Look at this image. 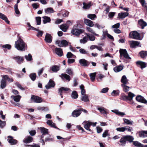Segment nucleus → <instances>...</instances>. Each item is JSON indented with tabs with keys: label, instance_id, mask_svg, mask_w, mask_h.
Masks as SVG:
<instances>
[{
	"label": "nucleus",
	"instance_id": "33",
	"mask_svg": "<svg viewBox=\"0 0 147 147\" xmlns=\"http://www.w3.org/2000/svg\"><path fill=\"white\" fill-rule=\"evenodd\" d=\"M11 97L15 101L17 102H19L20 98H21V96L19 95L12 96Z\"/></svg>",
	"mask_w": 147,
	"mask_h": 147
},
{
	"label": "nucleus",
	"instance_id": "12",
	"mask_svg": "<svg viewBox=\"0 0 147 147\" xmlns=\"http://www.w3.org/2000/svg\"><path fill=\"white\" fill-rule=\"evenodd\" d=\"M31 99L34 102L40 103L42 101V100L40 98L34 95H32L31 96Z\"/></svg>",
	"mask_w": 147,
	"mask_h": 147
},
{
	"label": "nucleus",
	"instance_id": "49",
	"mask_svg": "<svg viewBox=\"0 0 147 147\" xmlns=\"http://www.w3.org/2000/svg\"><path fill=\"white\" fill-rule=\"evenodd\" d=\"M71 97L72 98L76 99L78 98V95L77 92L75 91H73L72 92Z\"/></svg>",
	"mask_w": 147,
	"mask_h": 147
},
{
	"label": "nucleus",
	"instance_id": "44",
	"mask_svg": "<svg viewBox=\"0 0 147 147\" xmlns=\"http://www.w3.org/2000/svg\"><path fill=\"white\" fill-rule=\"evenodd\" d=\"M139 54L141 57L143 58L147 56V51H142L140 52Z\"/></svg>",
	"mask_w": 147,
	"mask_h": 147
},
{
	"label": "nucleus",
	"instance_id": "46",
	"mask_svg": "<svg viewBox=\"0 0 147 147\" xmlns=\"http://www.w3.org/2000/svg\"><path fill=\"white\" fill-rule=\"evenodd\" d=\"M59 69V67L58 66L56 65L53 66L51 67V70L53 72H56Z\"/></svg>",
	"mask_w": 147,
	"mask_h": 147
},
{
	"label": "nucleus",
	"instance_id": "32",
	"mask_svg": "<svg viewBox=\"0 0 147 147\" xmlns=\"http://www.w3.org/2000/svg\"><path fill=\"white\" fill-rule=\"evenodd\" d=\"M133 144L135 146L138 147H147V145L144 146L141 143L137 141L133 142Z\"/></svg>",
	"mask_w": 147,
	"mask_h": 147
},
{
	"label": "nucleus",
	"instance_id": "35",
	"mask_svg": "<svg viewBox=\"0 0 147 147\" xmlns=\"http://www.w3.org/2000/svg\"><path fill=\"white\" fill-rule=\"evenodd\" d=\"M79 63L81 65L84 66L88 65L87 61L84 59H80L79 60Z\"/></svg>",
	"mask_w": 147,
	"mask_h": 147
},
{
	"label": "nucleus",
	"instance_id": "52",
	"mask_svg": "<svg viewBox=\"0 0 147 147\" xmlns=\"http://www.w3.org/2000/svg\"><path fill=\"white\" fill-rule=\"evenodd\" d=\"M87 17L89 19L92 20H94V19L96 18V16L95 14H89Z\"/></svg>",
	"mask_w": 147,
	"mask_h": 147
},
{
	"label": "nucleus",
	"instance_id": "21",
	"mask_svg": "<svg viewBox=\"0 0 147 147\" xmlns=\"http://www.w3.org/2000/svg\"><path fill=\"white\" fill-rule=\"evenodd\" d=\"M84 22L85 24L88 26L92 27L94 26L93 22L89 20L85 19Z\"/></svg>",
	"mask_w": 147,
	"mask_h": 147
},
{
	"label": "nucleus",
	"instance_id": "22",
	"mask_svg": "<svg viewBox=\"0 0 147 147\" xmlns=\"http://www.w3.org/2000/svg\"><path fill=\"white\" fill-rule=\"evenodd\" d=\"M69 89L67 88L62 87L59 89V93L61 96V98H63L62 94L64 92L68 90Z\"/></svg>",
	"mask_w": 147,
	"mask_h": 147
},
{
	"label": "nucleus",
	"instance_id": "19",
	"mask_svg": "<svg viewBox=\"0 0 147 147\" xmlns=\"http://www.w3.org/2000/svg\"><path fill=\"white\" fill-rule=\"evenodd\" d=\"M140 137L141 138H145L147 137V130L141 131L138 132Z\"/></svg>",
	"mask_w": 147,
	"mask_h": 147
},
{
	"label": "nucleus",
	"instance_id": "39",
	"mask_svg": "<svg viewBox=\"0 0 147 147\" xmlns=\"http://www.w3.org/2000/svg\"><path fill=\"white\" fill-rule=\"evenodd\" d=\"M43 22L44 24H46L47 22H49L51 21L50 18L49 17L45 16L43 17Z\"/></svg>",
	"mask_w": 147,
	"mask_h": 147
},
{
	"label": "nucleus",
	"instance_id": "3",
	"mask_svg": "<svg viewBox=\"0 0 147 147\" xmlns=\"http://www.w3.org/2000/svg\"><path fill=\"white\" fill-rule=\"evenodd\" d=\"M120 58L122 59L124 57L126 59H131V58L129 57L126 49H120L119 50Z\"/></svg>",
	"mask_w": 147,
	"mask_h": 147
},
{
	"label": "nucleus",
	"instance_id": "30",
	"mask_svg": "<svg viewBox=\"0 0 147 147\" xmlns=\"http://www.w3.org/2000/svg\"><path fill=\"white\" fill-rule=\"evenodd\" d=\"M123 66L120 65L115 67L113 70L115 72H118L122 70L123 69Z\"/></svg>",
	"mask_w": 147,
	"mask_h": 147
},
{
	"label": "nucleus",
	"instance_id": "16",
	"mask_svg": "<svg viewBox=\"0 0 147 147\" xmlns=\"http://www.w3.org/2000/svg\"><path fill=\"white\" fill-rule=\"evenodd\" d=\"M55 86V83L54 82L50 80L47 84L45 86V87L47 89H49L51 88L54 87Z\"/></svg>",
	"mask_w": 147,
	"mask_h": 147
},
{
	"label": "nucleus",
	"instance_id": "26",
	"mask_svg": "<svg viewBox=\"0 0 147 147\" xmlns=\"http://www.w3.org/2000/svg\"><path fill=\"white\" fill-rule=\"evenodd\" d=\"M121 81V82L122 83V84H128V80L125 75H123L122 76Z\"/></svg>",
	"mask_w": 147,
	"mask_h": 147
},
{
	"label": "nucleus",
	"instance_id": "43",
	"mask_svg": "<svg viewBox=\"0 0 147 147\" xmlns=\"http://www.w3.org/2000/svg\"><path fill=\"white\" fill-rule=\"evenodd\" d=\"M29 77L33 81H34L36 77V75L35 73H32L29 75Z\"/></svg>",
	"mask_w": 147,
	"mask_h": 147
},
{
	"label": "nucleus",
	"instance_id": "37",
	"mask_svg": "<svg viewBox=\"0 0 147 147\" xmlns=\"http://www.w3.org/2000/svg\"><path fill=\"white\" fill-rule=\"evenodd\" d=\"M86 30L87 31L91 33L92 34H94L95 36H98V34L95 33L94 30L91 28L89 27H87L86 28Z\"/></svg>",
	"mask_w": 147,
	"mask_h": 147
},
{
	"label": "nucleus",
	"instance_id": "42",
	"mask_svg": "<svg viewBox=\"0 0 147 147\" xmlns=\"http://www.w3.org/2000/svg\"><path fill=\"white\" fill-rule=\"evenodd\" d=\"M121 86L123 88V91L125 92L128 91L129 89L130 88L129 87L127 86L125 84H121Z\"/></svg>",
	"mask_w": 147,
	"mask_h": 147
},
{
	"label": "nucleus",
	"instance_id": "58",
	"mask_svg": "<svg viewBox=\"0 0 147 147\" xmlns=\"http://www.w3.org/2000/svg\"><path fill=\"white\" fill-rule=\"evenodd\" d=\"M80 88L81 89V93L83 95H84L85 92V91L84 89V87L83 85H81L80 86Z\"/></svg>",
	"mask_w": 147,
	"mask_h": 147
},
{
	"label": "nucleus",
	"instance_id": "15",
	"mask_svg": "<svg viewBox=\"0 0 147 147\" xmlns=\"http://www.w3.org/2000/svg\"><path fill=\"white\" fill-rule=\"evenodd\" d=\"M54 52L59 57L62 56L63 54L62 49L60 48H55Z\"/></svg>",
	"mask_w": 147,
	"mask_h": 147
},
{
	"label": "nucleus",
	"instance_id": "54",
	"mask_svg": "<svg viewBox=\"0 0 147 147\" xmlns=\"http://www.w3.org/2000/svg\"><path fill=\"white\" fill-rule=\"evenodd\" d=\"M96 74V73H90V74L89 76L90 77V79L92 81H94V80Z\"/></svg>",
	"mask_w": 147,
	"mask_h": 147
},
{
	"label": "nucleus",
	"instance_id": "7",
	"mask_svg": "<svg viewBox=\"0 0 147 147\" xmlns=\"http://www.w3.org/2000/svg\"><path fill=\"white\" fill-rule=\"evenodd\" d=\"M84 32V30L82 29L73 28L72 29L71 32L72 34L78 36L80 34Z\"/></svg>",
	"mask_w": 147,
	"mask_h": 147
},
{
	"label": "nucleus",
	"instance_id": "4",
	"mask_svg": "<svg viewBox=\"0 0 147 147\" xmlns=\"http://www.w3.org/2000/svg\"><path fill=\"white\" fill-rule=\"evenodd\" d=\"M134 96V94L131 92H129L128 93V96L123 95L121 97V99L124 100L131 101Z\"/></svg>",
	"mask_w": 147,
	"mask_h": 147
},
{
	"label": "nucleus",
	"instance_id": "14",
	"mask_svg": "<svg viewBox=\"0 0 147 147\" xmlns=\"http://www.w3.org/2000/svg\"><path fill=\"white\" fill-rule=\"evenodd\" d=\"M52 38L51 35L47 33L45 37V40L46 42L51 43L52 41Z\"/></svg>",
	"mask_w": 147,
	"mask_h": 147
},
{
	"label": "nucleus",
	"instance_id": "53",
	"mask_svg": "<svg viewBox=\"0 0 147 147\" xmlns=\"http://www.w3.org/2000/svg\"><path fill=\"white\" fill-rule=\"evenodd\" d=\"M125 131H126L128 132H131L133 130L132 127L128 126L124 127Z\"/></svg>",
	"mask_w": 147,
	"mask_h": 147
},
{
	"label": "nucleus",
	"instance_id": "28",
	"mask_svg": "<svg viewBox=\"0 0 147 147\" xmlns=\"http://www.w3.org/2000/svg\"><path fill=\"white\" fill-rule=\"evenodd\" d=\"M136 64L137 65H139L141 66V68L142 69L146 67L147 64L145 62L141 61H137L136 62Z\"/></svg>",
	"mask_w": 147,
	"mask_h": 147
},
{
	"label": "nucleus",
	"instance_id": "59",
	"mask_svg": "<svg viewBox=\"0 0 147 147\" xmlns=\"http://www.w3.org/2000/svg\"><path fill=\"white\" fill-rule=\"evenodd\" d=\"M111 94L113 96H116L119 94V92L117 91L113 90L111 93Z\"/></svg>",
	"mask_w": 147,
	"mask_h": 147
},
{
	"label": "nucleus",
	"instance_id": "63",
	"mask_svg": "<svg viewBox=\"0 0 147 147\" xmlns=\"http://www.w3.org/2000/svg\"><path fill=\"white\" fill-rule=\"evenodd\" d=\"M79 52L80 53L82 54H86L87 53V52L84 49H80Z\"/></svg>",
	"mask_w": 147,
	"mask_h": 147
},
{
	"label": "nucleus",
	"instance_id": "41",
	"mask_svg": "<svg viewBox=\"0 0 147 147\" xmlns=\"http://www.w3.org/2000/svg\"><path fill=\"white\" fill-rule=\"evenodd\" d=\"M123 120L125 124L129 125H132L133 124V122L132 121H130L128 119L124 118L123 119Z\"/></svg>",
	"mask_w": 147,
	"mask_h": 147
},
{
	"label": "nucleus",
	"instance_id": "23",
	"mask_svg": "<svg viewBox=\"0 0 147 147\" xmlns=\"http://www.w3.org/2000/svg\"><path fill=\"white\" fill-rule=\"evenodd\" d=\"M136 100L138 102L144 103L146 101L144 97L141 95H138L136 98Z\"/></svg>",
	"mask_w": 147,
	"mask_h": 147
},
{
	"label": "nucleus",
	"instance_id": "38",
	"mask_svg": "<svg viewBox=\"0 0 147 147\" xmlns=\"http://www.w3.org/2000/svg\"><path fill=\"white\" fill-rule=\"evenodd\" d=\"M88 97V95L85 94L82 96L81 100L84 102H89V100Z\"/></svg>",
	"mask_w": 147,
	"mask_h": 147
},
{
	"label": "nucleus",
	"instance_id": "8",
	"mask_svg": "<svg viewBox=\"0 0 147 147\" xmlns=\"http://www.w3.org/2000/svg\"><path fill=\"white\" fill-rule=\"evenodd\" d=\"M82 124L84 125V127L86 129L90 131H91L90 127L92 125V122L89 121H84L82 123Z\"/></svg>",
	"mask_w": 147,
	"mask_h": 147
},
{
	"label": "nucleus",
	"instance_id": "29",
	"mask_svg": "<svg viewBox=\"0 0 147 147\" xmlns=\"http://www.w3.org/2000/svg\"><path fill=\"white\" fill-rule=\"evenodd\" d=\"M39 129L40 130L42 135H44L48 134V129L43 127H40Z\"/></svg>",
	"mask_w": 147,
	"mask_h": 147
},
{
	"label": "nucleus",
	"instance_id": "51",
	"mask_svg": "<svg viewBox=\"0 0 147 147\" xmlns=\"http://www.w3.org/2000/svg\"><path fill=\"white\" fill-rule=\"evenodd\" d=\"M6 86V81L4 80H2L1 81V87L3 89L5 88Z\"/></svg>",
	"mask_w": 147,
	"mask_h": 147
},
{
	"label": "nucleus",
	"instance_id": "18",
	"mask_svg": "<svg viewBox=\"0 0 147 147\" xmlns=\"http://www.w3.org/2000/svg\"><path fill=\"white\" fill-rule=\"evenodd\" d=\"M81 113V110L76 109L73 111L71 115L74 117H77L80 115Z\"/></svg>",
	"mask_w": 147,
	"mask_h": 147
},
{
	"label": "nucleus",
	"instance_id": "27",
	"mask_svg": "<svg viewBox=\"0 0 147 147\" xmlns=\"http://www.w3.org/2000/svg\"><path fill=\"white\" fill-rule=\"evenodd\" d=\"M0 18L4 20L7 24H9V22L8 20L7 17L5 15L0 13Z\"/></svg>",
	"mask_w": 147,
	"mask_h": 147
},
{
	"label": "nucleus",
	"instance_id": "55",
	"mask_svg": "<svg viewBox=\"0 0 147 147\" xmlns=\"http://www.w3.org/2000/svg\"><path fill=\"white\" fill-rule=\"evenodd\" d=\"M67 57L68 58H76V57L73 54L70 52H68L67 53Z\"/></svg>",
	"mask_w": 147,
	"mask_h": 147
},
{
	"label": "nucleus",
	"instance_id": "25",
	"mask_svg": "<svg viewBox=\"0 0 147 147\" xmlns=\"http://www.w3.org/2000/svg\"><path fill=\"white\" fill-rule=\"evenodd\" d=\"M33 140V138L31 136H28L26 137L23 140V142L25 143H29L32 142Z\"/></svg>",
	"mask_w": 147,
	"mask_h": 147
},
{
	"label": "nucleus",
	"instance_id": "47",
	"mask_svg": "<svg viewBox=\"0 0 147 147\" xmlns=\"http://www.w3.org/2000/svg\"><path fill=\"white\" fill-rule=\"evenodd\" d=\"M83 8L85 9H89L91 6V3L87 4L85 3H83Z\"/></svg>",
	"mask_w": 147,
	"mask_h": 147
},
{
	"label": "nucleus",
	"instance_id": "1",
	"mask_svg": "<svg viewBox=\"0 0 147 147\" xmlns=\"http://www.w3.org/2000/svg\"><path fill=\"white\" fill-rule=\"evenodd\" d=\"M15 47L18 50L24 51L27 49V45L21 38H19L15 42Z\"/></svg>",
	"mask_w": 147,
	"mask_h": 147
},
{
	"label": "nucleus",
	"instance_id": "61",
	"mask_svg": "<svg viewBox=\"0 0 147 147\" xmlns=\"http://www.w3.org/2000/svg\"><path fill=\"white\" fill-rule=\"evenodd\" d=\"M36 19L37 25H39L41 22V18L40 17H37L36 18Z\"/></svg>",
	"mask_w": 147,
	"mask_h": 147
},
{
	"label": "nucleus",
	"instance_id": "48",
	"mask_svg": "<svg viewBox=\"0 0 147 147\" xmlns=\"http://www.w3.org/2000/svg\"><path fill=\"white\" fill-rule=\"evenodd\" d=\"M62 16L64 17H67L69 15V12L65 10H62L61 11Z\"/></svg>",
	"mask_w": 147,
	"mask_h": 147
},
{
	"label": "nucleus",
	"instance_id": "17",
	"mask_svg": "<svg viewBox=\"0 0 147 147\" xmlns=\"http://www.w3.org/2000/svg\"><path fill=\"white\" fill-rule=\"evenodd\" d=\"M97 109L101 113L107 115L108 113V111L107 109L105 108L104 107H98Z\"/></svg>",
	"mask_w": 147,
	"mask_h": 147
},
{
	"label": "nucleus",
	"instance_id": "9",
	"mask_svg": "<svg viewBox=\"0 0 147 147\" xmlns=\"http://www.w3.org/2000/svg\"><path fill=\"white\" fill-rule=\"evenodd\" d=\"M120 26V24L119 23H117L112 26V28H114V32L117 34H119L121 33V31L118 28Z\"/></svg>",
	"mask_w": 147,
	"mask_h": 147
},
{
	"label": "nucleus",
	"instance_id": "2",
	"mask_svg": "<svg viewBox=\"0 0 147 147\" xmlns=\"http://www.w3.org/2000/svg\"><path fill=\"white\" fill-rule=\"evenodd\" d=\"M134 139V138L132 136L127 135L121 138L119 142L122 146H124L125 145L127 141H128L130 142H131Z\"/></svg>",
	"mask_w": 147,
	"mask_h": 147
},
{
	"label": "nucleus",
	"instance_id": "50",
	"mask_svg": "<svg viewBox=\"0 0 147 147\" xmlns=\"http://www.w3.org/2000/svg\"><path fill=\"white\" fill-rule=\"evenodd\" d=\"M85 34L87 35L88 38L90 40L94 41L95 40V38L94 36L91 35H90L89 34L86 33H85Z\"/></svg>",
	"mask_w": 147,
	"mask_h": 147
},
{
	"label": "nucleus",
	"instance_id": "34",
	"mask_svg": "<svg viewBox=\"0 0 147 147\" xmlns=\"http://www.w3.org/2000/svg\"><path fill=\"white\" fill-rule=\"evenodd\" d=\"M111 111L116 115L120 116H123L125 115V113H124L119 111L117 110H112Z\"/></svg>",
	"mask_w": 147,
	"mask_h": 147
},
{
	"label": "nucleus",
	"instance_id": "11",
	"mask_svg": "<svg viewBox=\"0 0 147 147\" xmlns=\"http://www.w3.org/2000/svg\"><path fill=\"white\" fill-rule=\"evenodd\" d=\"M7 140L8 142L12 145L16 144L18 142L17 140L13 139V137L11 136L7 137Z\"/></svg>",
	"mask_w": 147,
	"mask_h": 147
},
{
	"label": "nucleus",
	"instance_id": "57",
	"mask_svg": "<svg viewBox=\"0 0 147 147\" xmlns=\"http://www.w3.org/2000/svg\"><path fill=\"white\" fill-rule=\"evenodd\" d=\"M62 76L64 77V78L66 79L68 81H69L70 80V76L65 74H61Z\"/></svg>",
	"mask_w": 147,
	"mask_h": 147
},
{
	"label": "nucleus",
	"instance_id": "24",
	"mask_svg": "<svg viewBox=\"0 0 147 147\" xmlns=\"http://www.w3.org/2000/svg\"><path fill=\"white\" fill-rule=\"evenodd\" d=\"M129 15L127 12H121L118 14V16L120 18L123 19Z\"/></svg>",
	"mask_w": 147,
	"mask_h": 147
},
{
	"label": "nucleus",
	"instance_id": "31",
	"mask_svg": "<svg viewBox=\"0 0 147 147\" xmlns=\"http://www.w3.org/2000/svg\"><path fill=\"white\" fill-rule=\"evenodd\" d=\"M69 28V26L66 24H62L60 26V29L63 32H66Z\"/></svg>",
	"mask_w": 147,
	"mask_h": 147
},
{
	"label": "nucleus",
	"instance_id": "36",
	"mask_svg": "<svg viewBox=\"0 0 147 147\" xmlns=\"http://www.w3.org/2000/svg\"><path fill=\"white\" fill-rule=\"evenodd\" d=\"M45 12L47 14L52 13L54 12V11L51 7H49L45 9Z\"/></svg>",
	"mask_w": 147,
	"mask_h": 147
},
{
	"label": "nucleus",
	"instance_id": "64",
	"mask_svg": "<svg viewBox=\"0 0 147 147\" xmlns=\"http://www.w3.org/2000/svg\"><path fill=\"white\" fill-rule=\"evenodd\" d=\"M115 13V12H110L108 14V16L110 18H112L114 16Z\"/></svg>",
	"mask_w": 147,
	"mask_h": 147
},
{
	"label": "nucleus",
	"instance_id": "60",
	"mask_svg": "<svg viewBox=\"0 0 147 147\" xmlns=\"http://www.w3.org/2000/svg\"><path fill=\"white\" fill-rule=\"evenodd\" d=\"M95 27L98 28V29H100L103 28H104L102 26L100 25L98 23H96L94 25Z\"/></svg>",
	"mask_w": 147,
	"mask_h": 147
},
{
	"label": "nucleus",
	"instance_id": "56",
	"mask_svg": "<svg viewBox=\"0 0 147 147\" xmlns=\"http://www.w3.org/2000/svg\"><path fill=\"white\" fill-rule=\"evenodd\" d=\"M88 40V38L85 37L82 39L80 40V42L81 43L84 44L86 43Z\"/></svg>",
	"mask_w": 147,
	"mask_h": 147
},
{
	"label": "nucleus",
	"instance_id": "5",
	"mask_svg": "<svg viewBox=\"0 0 147 147\" xmlns=\"http://www.w3.org/2000/svg\"><path fill=\"white\" fill-rule=\"evenodd\" d=\"M130 38L135 39L141 40L142 38L140 37V34L136 31L131 32L129 34Z\"/></svg>",
	"mask_w": 147,
	"mask_h": 147
},
{
	"label": "nucleus",
	"instance_id": "62",
	"mask_svg": "<svg viewBox=\"0 0 147 147\" xmlns=\"http://www.w3.org/2000/svg\"><path fill=\"white\" fill-rule=\"evenodd\" d=\"M116 130L117 131L123 132L125 131L124 127H120L117 128L116 129Z\"/></svg>",
	"mask_w": 147,
	"mask_h": 147
},
{
	"label": "nucleus",
	"instance_id": "6",
	"mask_svg": "<svg viewBox=\"0 0 147 147\" xmlns=\"http://www.w3.org/2000/svg\"><path fill=\"white\" fill-rule=\"evenodd\" d=\"M55 43L60 47H65L68 44V42L66 40H57L55 41Z\"/></svg>",
	"mask_w": 147,
	"mask_h": 147
},
{
	"label": "nucleus",
	"instance_id": "10",
	"mask_svg": "<svg viewBox=\"0 0 147 147\" xmlns=\"http://www.w3.org/2000/svg\"><path fill=\"white\" fill-rule=\"evenodd\" d=\"M129 42L130 45V46L131 47L134 48L136 47V46H139L140 42L136 41H129Z\"/></svg>",
	"mask_w": 147,
	"mask_h": 147
},
{
	"label": "nucleus",
	"instance_id": "40",
	"mask_svg": "<svg viewBox=\"0 0 147 147\" xmlns=\"http://www.w3.org/2000/svg\"><path fill=\"white\" fill-rule=\"evenodd\" d=\"M25 58L27 61H31L33 59L32 56L30 54H28V55H25Z\"/></svg>",
	"mask_w": 147,
	"mask_h": 147
},
{
	"label": "nucleus",
	"instance_id": "20",
	"mask_svg": "<svg viewBox=\"0 0 147 147\" xmlns=\"http://www.w3.org/2000/svg\"><path fill=\"white\" fill-rule=\"evenodd\" d=\"M138 23L139 25L141 27L142 29H144V27L147 25V23L142 19L139 20L138 21Z\"/></svg>",
	"mask_w": 147,
	"mask_h": 147
},
{
	"label": "nucleus",
	"instance_id": "45",
	"mask_svg": "<svg viewBox=\"0 0 147 147\" xmlns=\"http://www.w3.org/2000/svg\"><path fill=\"white\" fill-rule=\"evenodd\" d=\"M47 123L48 125L50 126L56 128L55 125L53 123L51 120H48L47 122Z\"/></svg>",
	"mask_w": 147,
	"mask_h": 147
},
{
	"label": "nucleus",
	"instance_id": "13",
	"mask_svg": "<svg viewBox=\"0 0 147 147\" xmlns=\"http://www.w3.org/2000/svg\"><path fill=\"white\" fill-rule=\"evenodd\" d=\"M12 58L18 64H21L23 63L24 60L23 57L19 56H14Z\"/></svg>",
	"mask_w": 147,
	"mask_h": 147
}]
</instances>
